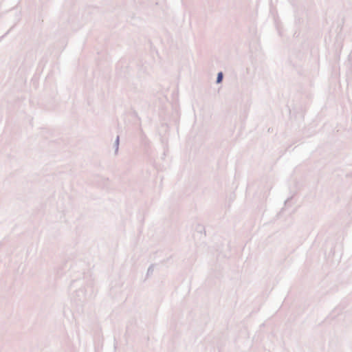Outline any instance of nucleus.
Segmentation results:
<instances>
[{"label":"nucleus","mask_w":352,"mask_h":352,"mask_svg":"<svg viewBox=\"0 0 352 352\" xmlns=\"http://www.w3.org/2000/svg\"><path fill=\"white\" fill-rule=\"evenodd\" d=\"M223 79V74L221 72L218 74L217 82L218 83L221 82Z\"/></svg>","instance_id":"obj_1"}]
</instances>
